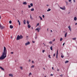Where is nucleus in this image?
<instances>
[{
	"label": "nucleus",
	"instance_id": "a211bd4d",
	"mask_svg": "<svg viewBox=\"0 0 77 77\" xmlns=\"http://www.w3.org/2000/svg\"><path fill=\"white\" fill-rule=\"evenodd\" d=\"M34 67H35V66L33 65L31 67V68H34Z\"/></svg>",
	"mask_w": 77,
	"mask_h": 77
},
{
	"label": "nucleus",
	"instance_id": "cd10ccee",
	"mask_svg": "<svg viewBox=\"0 0 77 77\" xmlns=\"http://www.w3.org/2000/svg\"><path fill=\"white\" fill-rule=\"evenodd\" d=\"M9 23H10V24H11V23H12V21H11V20H10L9 21Z\"/></svg>",
	"mask_w": 77,
	"mask_h": 77
},
{
	"label": "nucleus",
	"instance_id": "49530a36",
	"mask_svg": "<svg viewBox=\"0 0 77 77\" xmlns=\"http://www.w3.org/2000/svg\"><path fill=\"white\" fill-rule=\"evenodd\" d=\"M65 45V43H63V45Z\"/></svg>",
	"mask_w": 77,
	"mask_h": 77
},
{
	"label": "nucleus",
	"instance_id": "bb28decb",
	"mask_svg": "<svg viewBox=\"0 0 77 77\" xmlns=\"http://www.w3.org/2000/svg\"><path fill=\"white\" fill-rule=\"evenodd\" d=\"M63 39V38H60V41H62Z\"/></svg>",
	"mask_w": 77,
	"mask_h": 77
},
{
	"label": "nucleus",
	"instance_id": "e2e57ef3",
	"mask_svg": "<svg viewBox=\"0 0 77 77\" xmlns=\"http://www.w3.org/2000/svg\"><path fill=\"white\" fill-rule=\"evenodd\" d=\"M47 30H48V29H47Z\"/></svg>",
	"mask_w": 77,
	"mask_h": 77
},
{
	"label": "nucleus",
	"instance_id": "7c9ffc66",
	"mask_svg": "<svg viewBox=\"0 0 77 77\" xmlns=\"http://www.w3.org/2000/svg\"><path fill=\"white\" fill-rule=\"evenodd\" d=\"M27 24H29V21H27Z\"/></svg>",
	"mask_w": 77,
	"mask_h": 77
},
{
	"label": "nucleus",
	"instance_id": "9d476101",
	"mask_svg": "<svg viewBox=\"0 0 77 77\" xmlns=\"http://www.w3.org/2000/svg\"><path fill=\"white\" fill-rule=\"evenodd\" d=\"M9 75L11 77H13V75L12 74H9Z\"/></svg>",
	"mask_w": 77,
	"mask_h": 77
},
{
	"label": "nucleus",
	"instance_id": "603ef678",
	"mask_svg": "<svg viewBox=\"0 0 77 77\" xmlns=\"http://www.w3.org/2000/svg\"><path fill=\"white\" fill-rule=\"evenodd\" d=\"M62 75H60V76H61V77H62Z\"/></svg>",
	"mask_w": 77,
	"mask_h": 77
},
{
	"label": "nucleus",
	"instance_id": "680f3d73",
	"mask_svg": "<svg viewBox=\"0 0 77 77\" xmlns=\"http://www.w3.org/2000/svg\"><path fill=\"white\" fill-rule=\"evenodd\" d=\"M11 39H12V36H11Z\"/></svg>",
	"mask_w": 77,
	"mask_h": 77
},
{
	"label": "nucleus",
	"instance_id": "052dcab7",
	"mask_svg": "<svg viewBox=\"0 0 77 77\" xmlns=\"http://www.w3.org/2000/svg\"><path fill=\"white\" fill-rule=\"evenodd\" d=\"M51 32H52V30H51Z\"/></svg>",
	"mask_w": 77,
	"mask_h": 77
},
{
	"label": "nucleus",
	"instance_id": "338daca9",
	"mask_svg": "<svg viewBox=\"0 0 77 77\" xmlns=\"http://www.w3.org/2000/svg\"><path fill=\"white\" fill-rule=\"evenodd\" d=\"M0 19H1V17H0Z\"/></svg>",
	"mask_w": 77,
	"mask_h": 77
},
{
	"label": "nucleus",
	"instance_id": "ddd939ff",
	"mask_svg": "<svg viewBox=\"0 0 77 77\" xmlns=\"http://www.w3.org/2000/svg\"><path fill=\"white\" fill-rule=\"evenodd\" d=\"M49 44H53V42L52 41H51L49 42Z\"/></svg>",
	"mask_w": 77,
	"mask_h": 77
},
{
	"label": "nucleus",
	"instance_id": "9b49d317",
	"mask_svg": "<svg viewBox=\"0 0 77 77\" xmlns=\"http://www.w3.org/2000/svg\"><path fill=\"white\" fill-rule=\"evenodd\" d=\"M23 5H27V2H24L23 3Z\"/></svg>",
	"mask_w": 77,
	"mask_h": 77
},
{
	"label": "nucleus",
	"instance_id": "6e6552de",
	"mask_svg": "<svg viewBox=\"0 0 77 77\" xmlns=\"http://www.w3.org/2000/svg\"><path fill=\"white\" fill-rule=\"evenodd\" d=\"M13 26H12L11 25L10 26V29H13Z\"/></svg>",
	"mask_w": 77,
	"mask_h": 77
},
{
	"label": "nucleus",
	"instance_id": "e433bc0d",
	"mask_svg": "<svg viewBox=\"0 0 77 77\" xmlns=\"http://www.w3.org/2000/svg\"><path fill=\"white\" fill-rule=\"evenodd\" d=\"M38 30V28H37L35 29V30Z\"/></svg>",
	"mask_w": 77,
	"mask_h": 77
},
{
	"label": "nucleus",
	"instance_id": "a878e982",
	"mask_svg": "<svg viewBox=\"0 0 77 77\" xmlns=\"http://www.w3.org/2000/svg\"><path fill=\"white\" fill-rule=\"evenodd\" d=\"M61 58H63V57H64V56H63V55H62L61 56Z\"/></svg>",
	"mask_w": 77,
	"mask_h": 77
},
{
	"label": "nucleus",
	"instance_id": "3c124183",
	"mask_svg": "<svg viewBox=\"0 0 77 77\" xmlns=\"http://www.w3.org/2000/svg\"><path fill=\"white\" fill-rule=\"evenodd\" d=\"M66 2L67 4H68V2Z\"/></svg>",
	"mask_w": 77,
	"mask_h": 77
},
{
	"label": "nucleus",
	"instance_id": "393cba45",
	"mask_svg": "<svg viewBox=\"0 0 77 77\" xmlns=\"http://www.w3.org/2000/svg\"><path fill=\"white\" fill-rule=\"evenodd\" d=\"M72 39H73V40H75V39H76V38H72Z\"/></svg>",
	"mask_w": 77,
	"mask_h": 77
},
{
	"label": "nucleus",
	"instance_id": "13d9d810",
	"mask_svg": "<svg viewBox=\"0 0 77 77\" xmlns=\"http://www.w3.org/2000/svg\"><path fill=\"white\" fill-rule=\"evenodd\" d=\"M30 18L32 19V16H31V15L30 16Z\"/></svg>",
	"mask_w": 77,
	"mask_h": 77
},
{
	"label": "nucleus",
	"instance_id": "37998d69",
	"mask_svg": "<svg viewBox=\"0 0 77 77\" xmlns=\"http://www.w3.org/2000/svg\"><path fill=\"white\" fill-rule=\"evenodd\" d=\"M19 25H21V23H20V22L19 23Z\"/></svg>",
	"mask_w": 77,
	"mask_h": 77
},
{
	"label": "nucleus",
	"instance_id": "0e129e2a",
	"mask_svg": "<svg viewBox=\"0 0 77 77\" xmlns=\"http://www.w3.org/2000/svg\"><path fill=\"white\" fill-rule=\"evenodd\" d=\"M33 29V27H32V29Z\"/></svg>",
	"mask_w": 77,
	"mask_h": 77
},
{
	"label": "nucleus",
	"instance_id": "58836bf2",
	"mask_svg": "<svg viewBox=\"0 0 77 77\" xmlns=\"http://www.w3.org/2000/svg\"><path fill=\"white\" fill-rule=\"evenodd\" d=\"M55 55H56V54H54L53 55L54 57V56H55Z\"/></svg>",
	"mask_w": 77,
	"mask_h": 77
},
{
	"label": "nucleus",
	"instance_id": "1a4fd4ad",
	"mask_svg": "<svg viewBox=\"0 0 77 77\" xmlns=\"http://www.w3.org/2000/svg\"><path fill=\"white\" fill-rule=\"evenodd\" d=\"M28 28H29L30 27H31V26L30 25L28 24Z\"/></svg>",
	"mask_w": 77,
	"mask_h": 77
},
{
	"label": "nucleus",
	"instance_id": "72a5a7b5",
	"mask_svg": "<svg viewBox=\"0 0 77 77\" xmlns=\"http://www.w3.org/2000/svg\"><path fill=\"white\" fill-rule=\"evenodd\" d=\"M30 75H32V73L30 72L29 74V76H30Z\"/></svg>",
	"mask_w": 77,
	"mask_h": 77
},
{
	"label": "nucleus",
	"instance_id": "2f4dec72",
	"mask_svg": "<svg viewBox=\"0 0 77 77\" xmlns=\"http://www.w3.org/2000/svg\"><path fill=\"white\" fill-rule=\"evenodd\" d=\"M42 52L43 53L45 52V50H43L42 51Z\"/></svg>",
	"mask_w": 77,
	"mask_h": 77
},
{
	"label": "nucleus",
	"instance_id": "f03ea898",
	"mask_svg": "<svg viewBox=\"0 0 77 77\" xmlns=\"http://www.w3.org/2000/svg\"><path fill=\"white\" fill-rule=\"evenodd\" d=\"M23 38V36L22 35L19 36V35H18L16 39L17 40H20V39H21Z\"/></svg>",
	"mask_w": 77,
	"mask_h": 77
},
{
	"label": "nucleus",
	"instance_id": "09e8293b",
	"mask_svg": "<svg viewBox=\"0 0 77 77\" xmlns=\"http://www.w3.org/2000/svg\"><path fill=\"white\" fill-rule=\"evenodd\" d=\"M17 21H18V22L19 23H20V21H19V20H18Z\"/></svg>",
	"mask_w": 77,
	"mask_h": 77
},
{
	"label": "nucleus",
	"instance_id": "de8ad7c7",
	"mask_svg": "<svg viewBox=\"0 0 77 77\" xmlns=\"http://www.w3.org/2000/svg\"><path fill=\"white\" fill-rule=\"evenodd\" d=\"M54 41H55V39H54V40H53L52 41L53 42H54Z\"/></svg>",
	"mask_w": 77,
	"mask_h": 77
},
{
	"label": "nucleus",
	"instance_id": "dca6fc26",
	"mask_svg": "<svg viewBox=\"0 0 77 77\" xmlns=\"http://www.w3.org/2000/svg\"><path fill=\"white\" fill-rule=\"evenodd\" d=\"M23 23L24 24H26V20H24V21H23Z\"/></svg>",
	"mask_w": 77,
	"mask_h": 77
},
{
	"label": "nucleus",
	"instance_id": "c756f323",
	"mask_svg": "<svg viewBox=\"0 0 77 77\" xmlns=\"http://www.w3.org/2000/svg\"><path fill=\"white\" fill-rule=\"evenodd\" d=\"M37 26H39V23H38L37 24Z\"/></svg>",
	"mask_w": 77,
	"mask_h": 77
},
{
	"label": "nucleus",
	"instance_id": "a19ab883",
	"mask_svg": "<svg viewBox=\"0 0 77 77\" xmlns=\"http://www.w3.org/2000/svg\"><path fill=\"white\" fill-rule=\"evenodd\" d=\"M73 2H74V3H75V0H73Z\"/></svg>",
	"mask_w": 77,
	"mask_h": 77
},
{
	"label": "nucleus",
	"instance_id": "ea45409f",
	"mask_svg": "<svg viewBox=\"0 0 77 77\" xmlns=\"http://www.w3.org/2000/svg\"><path fill=\"white\" fill-rule=\"evenodd\" d=\"M42 17H43V18H44V17H45V16H44V15H43Z\"/></svg>",
	"mask_w": 77,
	"mask_h": 77
},
{
	"label": "nucleus",
	"instance_id": "0eeeda50",
	"mask_svg": "<svg viewBox=\"0 0 77 77\" xmlns=\"http://www.w3.org/2000/svg\"><path fill=\"white\" fill-rule=\"evenodd\" d=\"M58 56V50L57 51L56 54V58L57 59V56Z\"/></svg>",
	"mask_w": 77,
	"mask_h": 77
},
{
	"label": "nucleus",
	"instance_id": "5701e85b",
	"mask_svg": "<svg viewBox=\"0 0 77 77\" xmlns=\"http://www.w3.org/2000/svg\"><path fill=\"white\" fill-rule=\"evenodd\" d=\"M68 62H69L68 61H66L65 62V63H68Z\"/></svg>",
	"mask_w": 77,
	"mask_h": 77
},
{
	"label": "nucleus",
	"instance_id": "4468645a",
	"mask_svg": "<svg viewBox=\"0 0 77 77\" xmlns=\"http://www.w3.org/2000/svg\"><path fill=\"white\" fill-rule=\"evenodd\" d=\"M50 49L51 50H53V46H51L50 47Z\"/></svg>",
	"mask_w": 77,
	"mask_h": 77
},
{
	"label": "nucleus",
	"instance_id": "f3484780",
	"mask_svg": "<svg viewBox=\"0 0 77 77\" xmlns=\"http://www.w3.org/2000/svg\"><path fill=\"white\" fill-rule=\"evenodd\" d=\"M0 68L2 69V70H4V69H3L2 67L0 66Z\"/></svg>",
	"mask_w": 77,
	"mask_h": 77
},
{
	"label": "nucleus",
	"instance_id": "a18cd8bd",
	"mask_svg": "<svg viewBox=\"0 0 77 77\" xmlns=\"http://www.w3.org/2000/svg\"><path fill=\"white\" fill-rule=\"evenodd\" d=\"M50 75H51V76H53V74H51Z\"/></svg>",
	"mask_w": 77,
	"mask_h": 77
},
{
	"label": "nucleus",
	"instance_id": "bf43d9fd",
	"mask_svg": "<svg viewBox=\"0 0 77 77\" xmlns=\"http://www.w3.org/2000/svg\"><path fill=\"white\" fill-rule=\"evenodd\" d=\"M47 6H49L48 5H46Z\"/></svg>",
	"mask_w": 77,
	"mask_h": 77
},
{
	"label": "nucleus",
	"instance_id": "4c0bfd02",
	"mask_svg": "<svg viewBox=\"0 0 77 77\" xmlns=\"http://www.w3.org/2000/svg\"><path fill=\"white\" fill-rule=\"evenodd\" d=\"M71 0H69V2H71Z\"/></svg>",
	"mask_w": 77,
	"mask_h": 77
},
{
	"label": "nucleus",
	"instance_id": "c03bdc74",
	"mask_svg": "<svg viewBox=\"0 0 77 77\" xmlns=\"http://www.w3.org/2000/svg\"><path fill=\"white\" fill-rule=\"evenodd\" d=\"M35 39L37 38V37L36 36V37H35Z\"/></svg>",
	"mask_w": 77,
	"mask_h": 77
},
{
	"label": "nucleus",
	"instance_id": "7ed1b4c3",
	"mask_svg": "<svg viewBox=\"0 0 77 77\" xmlns=\"http://www.w3.org/2000/svg\"><path fill=\"white\" fill-rule=\"evenodd\" d=\"M5 26H2V25L0 23V29H5Z\"/></svg>",
	"mask_w": 77,
	"mask_h": 77
},
{
	"label": "nucleus",
	"instance_id": "864d4df0",
	"mask_svg": "<svg viewBox=\"0 0 77 77\" xmlns=\"http://www.w3.org/2000/svg\"><path fill=\"white\" fill-rule=\"evenodd\" d=\"M57 71H59V69H57Z\"/></svg>",
	"mask_w": 77,
	"mask_h": 77
},
{
	"label": "nucleus",
	"instance_id": "c85d7f7f",
	"mask_svg": "<svg viewBox=\"0 0 77 77\" xmlns=\"http://www.w3.org/2000/svg\"><path fill=\"white\" fill-rule=\"evenodd\" d=\"M48 57H49V58H50V59H51V57H50V55H49L48 56Z\"/></svg>",
	"mask_w": 77,
	"mask_h": 77
},
{
	"label": "nucleus",
	"instance_id": "6ab92c4d",
	"mask_svg": "<svg viewBox=\"0 0 77 77\" xmlns=\"http://www.w3.org/2000/svg\"><path fill=\"white\" fill-rule=\"evenodd\" d=\"M30 5L31 6H32V7H33V3H31L30 4Z\"/></svg>",
	"mask_w": 77,
	"mask_h": 77
},
{
	"label": "nucleus",
	"instance_id": "2eb2a0df",
	"mask_svg": "<svg viewBox=\"0 0 77 77\" xmlns=\"http://www.w3.org/2000/svg\"><path fill=\"white\" fill-rule=\"evenodd\" d=\"M51 11V9H50V8H49V9H48V10H47V11L48 12H49V11Z\"/></svg>",
	"mask_w": 77,
	"mask_h": 77
},
{
	"label": "nucleus",
	"instance_id": "412c9836",
	"mask_svg": "<svg viewBox=\"0 0 77 77\" xmlns=\"http://www.w3.org/2000/svg\"><path fill=\"white\" fill-rule=\"evenodd\" d=\"M20 68L21 69V70H23V67L22 66H20Z\"/></svg>",
	"mask_w": 77,
	"mask_h": 77
},
{
	"label": "nucleus",
	"instance_id": "f704fd0d",
	"mask_svg": "<svg viewBox=\"0 0 77 77\" xmlns=\"http://www.w3.org/2000/svg\"><path fill=\"white\" fill-rule=\"evenodd\" d=\"M43 44H44V45L45 46H46V44H44V43H43Z\"/></svg>",
	"mask_w": 77,
	"mask_h": 77
},
{
	"label": "nucleus",
	"instance_id": "79ce46f5",
	"mask_svg": "<svg viewBox=\"0 0 77 77\" xmlns=\"http://www.w3.org/2000/svg\"><path fill=\"white\" fill-rule=\"evenodd\" d=\"M32 42L33 43H35V42L34 41H32Z\"/></svg>",
	"mask_w": 77,
	"mask_h": 77
},
{
	"label": "nucleus",
	"instance_id": "423d86ee",
	"mask_svg": "<svg viewBox=\"0 0 77 77\" xmlns=\"http://www.w3.org/2000/svg\"><path fill=\"white\" fill-rule=\"evenodd\" d=\"M68 29H69V30H70V32H71V26H68Z\"/></svg>",
	"mask_w": 77,
	"mask_h": 77
},
{
	"label": "nucleus",
	"instance_id": "473e14b6",
	"mask_svg": "<svg viewBox=\"0 0 77 77\" xmlns=\"http://www.w3.org/2000/svg\"><path fill=\"white\" fill-rule=\"evenodd\" d=\"M28 8H31V6L30 5H28Z\"/></svg>",
	"mask_w": 77,
	"mask_h": 77
},
{
	"label": "nucleus",
	"instance_id": "8fccbe9b",
	"mask_svg": "<svg viewBox=\"0 0 77 77\" xmlns=\"http://www.w3.org/2000/svg\"><path fill=\"white\" fill-rule=\"evenodd\" d=\"M34 62V61H32V63H33Z\"/></svg>",
	"mask_w": 77,
	"mask_h": 77
},
{
	"label": "nucleus",
	"instance_id": "c9c22d12",
	"mask_svg": "<svg viewBox=\"0 0 77 77\" xmlns=\"http://www.w3.org/2000/svg\"><path fill=\"white\" fill-rule=\"evenodd\" d=\"M11 54H14V52H12L11 53Z\"/></svg>",
	"mask_w": 77,
	"mask_h": 77
},
{
	"label": "nucleus",
	"instance_id": "4d7b16f0",
	"mask_svg": "<svg viewBox=\"0 0 77 77\" xmlns=\"http://www.w3.org/2000/svg\"><path fill=\"white\" fill-rule=\"evenodd\" d=\"M29 62H30V60H29Z\"/></svg>",
	"mask_w": 77,
	"mask_h": 77
},
{
	"label": "nucleus",
	"instance_id": "aec40b11",
	"mask_svg": "<svg viewBox=\"0 0 77 77\" xmlns=\"http://www.w3.org/2000/svg\"><path fill=\"white\" fill-rule=\"evenodd\" d=\"M66 35H67V32L65 34V37H66Z\"/></svg>",
	"mask_w": 77,
	"mask_h": 77
},
{
	"label": "nucleus",
	"instance_id": "20e7f679",
	"mask_svg": "<svg viewBox=\"0 0 77 77\" xmlns=\"http://www.w3.org/2000/svg\"><path fill=\"white\" fill-rule=\"evenodd\" d=\"M30 44V42H26V43L25 44V45L26 46L27 45H29V44Z\"/></svg>",
	"mask_w": 77,
	"mask_h": 77
},
{
	"label": "nucleus",
	"instance_id": "b1692460",
	"mask_svg": "<svg viewBox=\"0 0 77 77\" xmlns=\"http://www.w3.org/2000/svg\"><path fill=\"white\" fill-rule=\"evenodd\" d=\"M39 17L41 20H42V17H41L39 16Z\"/></svg>",
	"mask_w": 77,
	"mask_h": 77
},
{
	"label": "nucleus",
	"instance_id": "774afa93",
	"mask_svg": "<svg viewBox=\"0 0 77 77\" xmlns=\"http://www.w3.org/2000/svg\"><path fill=\"white\" fill-rule=\"evenodd\" d=\"M44 69H45V68H43Z\"/></svg>",
	"mask_w": 77,
	"mask_h": 77
},
{
	"label": "nucleus",
	"instance_id": "5fc2aeb1",
	"mask_svg": "<svg viewBox=\"0 0 77 77\" xmlns=\"http://www.w3.org/2000/svg\"><path fill=\"white\" fill-rule=\"evenodd\" d=\"M52 69H54V67H52Z\"/></svg>",
	"mask_w": 77,
	"mask_h": 77
},
{
	"label": "nucleus",
	"instance_id": "6e6d98bb",
	"mask_svg": "<svg viewBox=\"0 0 77 77\" xmlns=\"http://www.w3.org/2000/svg\"><path fill=\"white\" fill-rule=\"evenodd\" d=\"M38 30V32H39V30Z\"/></svg>",
	"mask_w": 77,
	"mask_h": 77
},
{
	"label": "nucleus",
	"instance_id": "f8f14e48",
	"mask_svg": "<svg viewBox=\"0 0 77 77\" xmlns=\"http://www.w3.org/2000/svg\"><path fill=\"white\" fill-rule=\"evenodd\" d=\"M74 20L75 21H76V20H77V17H75L74 18Z\"/></svg>",
	"mask_w": 77,
	"mask_h": 77
},
{
	"label": "nucleus",
	"instance_id": "4be33fe9",
	"mask_svg": "<svg viewBox=\"0 0 77 77\" xmlns=\"http://www.w3.org/2000/svg\"><path fill=\"white\" fill-rule=\"evenodd\" d=\"M31 11H34V9L33 8H32L31 9Z\"/></svg>",
	"mask_w": 77,
	"mask_h": 77
},
{
	"label": "nucleus",
	"instance_id": "69168bd1",
	"mask_svg": "<svg viewBox=\"0 0 77 77\" xmlns=\"http://www.w3.org/2000/svg\"><path fill=\"white\" fill-rule=\"evenodd\" d=\"M26 38H28V36H27Z\"/></svg>",
	"mask_w": 77,
	"mask_h": 77
},
{
	"label": "nucleus",
	"instance_id": "39448f33",
	"mask_svg": "<svg viewBox=\"0 0 77 77\" xmlns=\"http://www.w3.org/2000/svg\"><path fill=\"white\" fill-rule=\"evenodd\" d=\"M60 9H62V10H65V7H64V8L62 7H60Z\"/></svg>",
	"mask_w": 77,
	"mask_h": 77
},
{
	"label": "nucleus",
	"instance_id": "f257e3e1",
	"mask_svg": "<svg viewBox=\"0 0 77 77\" xmlns=\"http://www.w3.org/2000/svg\"><path fill=\"white\" fill-rule=\"evenodd\" d=\"M7 54V50L5 47H4V51L2 56L0 57V60H3L6 57Z\"/></svg>",
	"mask_w": 77,
	"mask_h": 77
}]
</instances>
